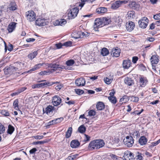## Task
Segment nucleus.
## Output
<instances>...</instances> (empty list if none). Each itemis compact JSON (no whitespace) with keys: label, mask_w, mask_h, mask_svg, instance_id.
Listing matches in <instances>:
<instances>
[{"label":"nucleus","mask_w":160,"mask_h":160,"mask_svg":"<svg viewBox=\"0 0 160 160\" xmlns=\"http://www.w3.org/2000/svg\"><path fill=\"white\" fill-rule=\"evenodd\" d=\"M47 66H48V68H50L51 69H49L47 71H42L40 72L39 74L40 75H47L48 73H50L56 71L57 69L60 68L61 69H68L72 70V68H68L66 67H65L64 66L60 65H59L56 64H46Z\"/></svg>","instance_id":"obj_1"},{"label":"nucleus","mask_w":160,"mask_h":160,"mask_svg":"<svg viewBox=\"0 0 160 160\" xmlns=\"http://www.w3.org/2000/svg\"><path fill=\"white\" fill-rule=\"evenodd\" d=\"M104 144V141L102 140H94L90 142L88 146V148L91 150L95 149H99L103 147Z\"/></svg>","instance_id":"obj_2"},{"label":"nucleus","mask_w":160,"mask_h":160,"mask_svg":"<svg viewBox=\"0 0 160 160\" xmlns=\"http://www.w3.org/2000/svg\"><path fill=\"white\" fill-rule=\"evenodd\" d=\"M79 9L78 8L75 7L70 10L68 14V18L69 19H72L75 18L78 13Z\"/></svg>","instance_id":"obj_3"},{"label":"nucleus","mask_w":160,"mask_h":160,"mask_svg":"<svg viewBox=\"0 0 160 160\" xmlns=\"http://www.w3.org/2000/svg\"><path fill=\"white\" fill-rule=\"evenodd\" d=\"M62 99L61 97L58 95H55L52 97V103L54 106H58L59 105L62 106L63 104L61 103Z\"/></svg>","instance_id":"obj_4"},{"label":"nucleus","mask_w":160,"mask_h":160,"mask_svg":"<svg viewBox=\"0 0 160 160\" xmlns=\"http://www.w3.org/2000/svg\"><path fill=\"white\" fill-rule=\"evenodd\" d=\"M124 144L127 147H130L134 143V139L132 136H127L123 140Z\"/></svg>","instance_id":"obj_5"},{"label":"nucleus","mask_w":160,"mask_h":160,"mask_svg":"<svg viewBox=\"0 0 160 160\" xmlns=\"http://www.w3.org/2000/svg\"><path fill=\"white\" fill-rule=\"evenodd\" d=\"M148 21V19L146 17H144L142 18L138 22L139 27L142 28H146L147 26Z\"/></svg>","instance_id":"obj_6"},{"label":"nucleus","mask_w":160,"mask_h":160,"mask_svg":"<svg viewBox=\"0 0 160 160\" xmlns=\"http://www.w3.org/2000/svg\"><path fill=\"white\" fill-rule=\"evenodd\" d=\"M35 23L37 26H43L47 25L48 23V21L47 19L41 17L38 18L36 20Z\"/></svg>","instance_id":"obj_7"},{"label":"nucleus","mask_w":160,"mask_h":160,"mask_svg":"<svg viewBox=\"0 0 160 160\" xmlns=\"http://www.w3.org/2000/svg\"><path fill=\"white\" fill-rule=\"evenodd\" d=\"M26 18L29 22H32L36 19V14L32 11H29L26 12Z\"/></svg>","instance_id":"obj_8"},{"label":"nucleus","mask_w":160,"mask_h":160,"mask_svg":"<svg viewBox=\"0 0 160 160\" xmlns=\"http://www.w3.org/2000/svg\"><path fill=\"white\" fill-rule=\"evenodd\" d=\"M106 24L107 23H104L103 22V21L101 19L97 18L95 20L93 27L94 28H99Z\"/></svg>","instance_id":"obj_9"},{"label":"nucleus","mask_w":160,"mask_h":160,"mask_svg":"<svg viewBox=\"0 0 160 160\" xmlns=\"http://www.w3.org/2000/svg\"><path fill=\"white\" fill-rule=\"evenodd\" d=\"M123 157L124 160H133L134 156V155L131 152L127 150L124 152Z\"/></svg>","instance_id":"obj_10"},{"label":"nucleus","mask_w":160,"mask_h":160,"mask_svg":"<svg viewBox=\"0 0 160 160\" xmlns=\"http://www.w3.org/2000/svg\"><path fill=\"white\" fill-rule=\"evenodd\" d=\"M86 83L85 79L81 78L77 79L75 81V84L78 87H82L85 86Z\"/></svg>","instance_id":"obj_11"},{"label":"nucleus","mask_w":160,"mask_h":160,"mask_svg":"<svg viewBox=\"0 0 160 160\" xmlns=\"http://www.w3.org/2000/svg\"><path fill=\"white\" fill-rule=\"evenodd\" d=\"M148 82V81L146 78L143 76L140 77L138 83L140 87H145Z\"/></svg>","instance_id":"obj_12"},{"label":"nucleus","mask_w":160,"mask_h":160,"mask_svg":"<svg viewBox=\"0 0 160 160\" xmlns=\"http://www.w3.org/2000/svg\"><path fill=\"white\" fill-rule=\"evenodd\" d=\"M150 60L152 66L153 67L154 65L157 64L159 61L158 56L157 55H153L151 57Z\"/></svg>","instance_id":"obj_13"},{"label":"nucleus","mask_w":160,"mask_h":160,"mask_svg":"<svg viewBox=\"0 0 160 160\" xmlns=\"http://www.w3.org/2000/svg\"><path fill=\"white\" fill-rule=\"evenodd\" d=\"M54 83H53L52 84H51L48 82L44 81V82L40 83H37L32 86V88H39L43 86H45L46 85L48 86H50L52 85Z\"/></svg>","instance_id":"obj_14"},{"label":"nucleus","mask_w":160,"mask_h":160,"mask_svg":"<svg viewBox=\"0 0 160 160\" xmlns=\"http://www.w3.org/2000/svg\"><path fill=\"white\" fill-rule=\"evenodd\" d=\"M111 55L113 57H118L120 55V50L118 48H113L111 51Z\"/></svg>","instance_id":"obj_15"},{"label":"nucleus","mask_w":160,"mask_h":160,"mask_svg":"<svg viewBox=\"0 0 160 160\" xmlns=\"http://www.w3.org/2000/svg\"><path fill=\"white\" fill-rule=\"evenodd\" d=\"M17 8V6L16 3L14 2H12L10 3L6 11L7 12H8L11 11H14L16 10Z\"/></svg>","instance_id":"obj_16"},{"label":"nucleus","mask_w":160,"mask_h":160,"mask_svg":"<svg viewBox=\"0 0 160 160\" xmlns=\"http://www.w3.org/2000/svg\"><path fill=\"white\" fill-rule=\"evenodd\" d=\"M126 28L129 32L132 31L134 29L135 25L133 22L132 21H129L126 24Z\"/></svg>","instance_id":"obj_17"},{"label":"nucleus","mask_w":160,"mask_h":160,"mask_svg":"<svg viewBox=\"0 0 160 160\" xmlns=\"http://www.w3.org/2000/svg\"><path fill=\"white\" fill-rule=\"evenodd\" d=\"M54 106L51 105H48L46 107L45 109H43V112L44 113H46L47 114H49L51 112H52L54 110Z\"/></svg>","instance_id":"obj_18"},{"label":"nucleus","mask_w":160,"mask_h":160,"mask_svg":"<svg viewBox=\"0 0 160 160\" xmlns=\"http://www.w3.org/2000/svg\"><path fill=\"white\" fill-rule=\"evenodd\" d=\"M45 63H39L35 65L33 68L32 69H30L28 71L26 72V73H31L32 71H35L36 70L40 68Z\"/></svg>","instance_id":"obj_19"},{"label":"nucleus","mask_w":160,"mask_h":160,"mask_svg":"<svg viewBox=\"0 0 160 160\" xmlns=\"http://www.w3.org/2000/svg\"><path fill=\"white\" fill-rule=\"evenodd\" d=\"M16 23L15 22H12L9 24L8 27L9 32H12L14 30L16 27Z\"/></svg>","instance_id":"obj_20"},{"label":"nucleus","mask_w":160,"mask_h":160,"mask_svg":"<svg viewBox=\"0 0 160 160\" xmlns=\"http://www.w3.org/2000/svg\"><path fill=\"white\" fill-rule=\"evenodd\" d=\"M81 33V31H75L72 34V37L76 39L82 38V37L80 35Z\"/></svg>","instance_id":"obj_21"},{"label":"nucleus","mask_w":160,"mask_h":160,"mask_svg":"<svg viewBox=\"0 0 160 160\" xmlns=\"http://www.w3.org/2000/svg\"><path fill=\"white\" fill-rule=\"evenodd\" d=\"M131 61L129 60H124L122 64L123 67L124 68L128 69L131 66Z\"/></svg>","instance_id":"obj_22"},{"label":"nucleus","mask_w":160,"mask_h":160,"mask_svg":"<svg viewBox=\"0 0 160 160\" xmlns=\"http://www.w3.org/2000/svg\"><path fill=\"white\" fill-rule=\"evenodd\" d=\"M80 145V143L78 140H73L70 143V146L73 148H77Z\"/></svg>","instance_id":"obj_23"},{"label":"nucleus","mask_w":160,"mask_h":160,"mask_svg":"<svg viewBox=\"0 0 160 160\" xmlns=\"http://www.w3.org/2000/svg\"><path fill=\"white\" fill-rule=\"evenodd\" d=\"M67 23V21L65 19H62L60 20H56L54 23L55 25L63 26L65 25Z\"/></svg>","instance_id":"obj_24"},{"label":"nucleus","mask_w":160,"mask_h":160,"mask_svg":"<svg viewBox=\"0 0 160 160\" xmlns=\"http://www.w3.org/2000/svg\"><path fill=\"white\" fill-rule=\"evenodd\" d=\"M124 82L128 86H131L133 83L134 82L130 78L126 77L124 78Z\"/></svg>","instance_id":"obj_25"},{"label":"nucleus","mask_w":160,"mask_h":160,"mask_svg":"<svg viewBox=\"0 0 160 160\" xmlns=\"http://www.w3.org/2000/svg\"><path fill=\"white\" fill-rule=\"evenodd\" d=\"M147 139L145 136H142L139 140V142L141 145H143L146 144L147 142Z\"/></svg>","instance_id":"obj_26"},{"label":"nucleus","mask_w":160,"mask_h":160,"mask_svg":"<svg viewBox=\"0 0 160 160\" xmlns=\"http://www.w3.org/2000/svg\"><path fill=\"white\" fill-rule=\"evenodd\" d=\"M113 78V76L110 75L109 77L104 78V80L106 83L108 84H109L112 82Z\"/></svg>","instance_id":"obj_27"},{"label":"nucleus","mask_w":160,"mask_h":160,"mask_svg":"<svg viewBox=\"0 0 160 160\" xmlns=\"http://www.w3.org/2000/svg\"><path fill=\"white\" fill-rule=\"evenodd\" d=\"M105 105L102 102H98L96 105V108L98 110H102L105 108Z\"/></svg>","instance_id":"obj_28"},{"label":"nucleus","mask_w":160,"mask_h":160,"mask_svg":"<svg viewBox=\"0 0 160 160\" xmlns=\"http://www.w3.org/2000/svg\"><path fill=\"white\" fill-rule=\"evenodd\" d=\"M121 2L120 1H117L112 3L111 8L114 9H116L118 8L121 6Z\"/></svg>","instance_id":"obj_29"},{"label":"nucleus","mask_w":160,"mask_h":160,"mask_svg":"<svg viewBox=\"0 0 160 160\" xmlns=\"http://www.w3.org/2000/svg\"><path fill=\"white\" fill-rule=\"evenodd\" d=\"M107 8L104 7H101L97 8L96 10L98 14H103L107 12Z\"/></svg>","instance_id":"obj_30"},{"label":"nucleus","mask_w":160,"mask_h":160,"mask_svg":"<svg viewBox=\"0 0 160 160\" xmlns=\"http://www.w3.org/2000/svg\"><path fill=\"white\" fill-rule=\"evenodd\" d=\"M37 51H35L33 52H32L29 54L28 56V57L29 59H30L31 60H32L37 56Z\"/></svg>","instance_id":"obj_31"},{"label":"nucleus","mask_w":160,"mask_h":160,"mask_svg":"<svg viewBox=\"0 0 160 160\" xmlns=\"http://www.w3.org/2000/svg\"><path fill=\"white\" fill-rule=\"evenodd\" d=\"M109 52L108 50L105 48L102 49L101 51V54L103 56H106L108 54Z\"/></svg>","instance_id":"obj_32"},{"label":"nucleus","mask_w":160,"mask_h":160,"mask_svg":"<svg viewBox=\"0 0 160 160\" xmlns=\"http://www.w3.org/2000/svg\"><path fill=\"white\" fill-rule=\"evenodd\" d=\"M72 128L71 127H69L67 131L66 132V137L67 138H68L70 137L71 135L72 131Z\"/></svg>","instance_id":"obj_33"},{"label":"nucleus","mask_w":160,"mask_h":160,"mask_svg":"<svg viewBox=\"0 0 160 160\" xmlns=\"http://www.w3.org/2000/svg\"><path fill=\"white\" fill-rule=\"evenodd\" d=\"M132 136L134 138H137L139 137L140 133L138 131H135L131 133Z\"/></svg>","instance_id":"obj_34"},{"label":"nucleus","mask_w":160,"mask_h":160,"mask_svg":"<svg viewBox=\"0 0 160 160\" xmlns=\"http://www.w3.org/2000/svg\"><path fill=\"white\" fill-rule=\"evenodd\" d=\"M78 130L80 133H83L86 130V128L84 125H82L78 128Z\"/></svg>","instance_id":"obj_35"},{"label":"nucleus","mask_w":160,"mask_h":160,"mask_svg":"<svg viewBox=\"0 0 160 160\" xmlns=\"http://www.w3.org/2000/svg\"><path fill=\"white\" fill-rule=\"evenodd\" d=\"M14 128L13 127L9 125L8 126V129L7 131V133L10 134H11L13 132Z\"/></svg>","instance_id":"obj_36"},{"label":"nucleus","mask_w":160,"mask_h":160,"mask_svg":"<svg viewBox=\"0 0 160 160\" xmlns=\"http://www.w3.org/2000/svg\"><path fill=\"white\" fill-rule=\"evenodd\" d=\"M108 99L112 103L115 104L117 102L116 98L115 97L109 96L108 97Z\"/></svg>","instance_id":"obj_37"},{"label":"nucleus","mask_w":160,"mask_h":160,"mask_svg":"<svg viewBox=\"0 0 160 160\" xmlns=\"http://www.w3.org/2000/svg\"><path fill=\"white\" fill-rule=\"evenodd\" d=\"M75 63V61L73 59H70L66 62V64L68 66H72Z\"/></svg>","instance_id":"obj_38"},{"label":"nucleus","mask_w":160,"mask_h":160,"mask_svg":"<svg viewBox=\"0 0 160 160\" xmlns=\"http://www.w3.org/2000/svg\"><path fill=\"white\" fill-rule=\"evenodd\" d=\"M89 116L92 117L96 115V112L94 110H91L89 111L88 112Z\"/></svg>","instance_id":"obj_39"},{"label":"nucleus","mask_w":160,"mask_h":160,"mask_svg":"<svg viewBox=\"0 0 160 160\" xmlns=\"http://www.w3.org/2000/svg\"><path fill=\"white\" fill-rule=\"evenodd\" d=\"M5 131V128L4 126L0 123V134L3 133Z\"/></svg>","instance_id":"obj_40"},{"label":"nucleus","mask_w":160,"mask_h":160,"mask_svg":"<svg viewBox=\"0 0 160 160\" xmlns=\"http://www.w3.org/2000/svg\"><path fill=\"white\" fill-rule=\"evenodd\" d=\"M18 100L17 99L14 101L13 103V106L14 107V108L17 109H18Z\"/></svg>","instance_id":"obj_41"},{"label":"nucleus","mask_w":160,"mask_h":160,"mask_svg":"<svg viewBox=\"0 0 160 160\" xmlns=\"http://www.w3.org/2000/svg\"><path fill=\"white\" fill-rule=\"evenodd\" d=\"M11 69H14V68L13 67H12L11 68H5V69H4V71L5 74H8L9 73V72H10V71Z\"/></svg>","instance_id":"obj_42"},{"label":"nucleus","mask_w":160,"mask_h":160,"mask_svg":"<svg viewBox=\"0 0 160 160\" xmlns=\"http://www.w3.org/2000/svg\"><path fill=\"white\" fill-rule=\"evenodd\" d=\"M131 101L134 102H137L138 101L139 98L137 97L132 96L131 97Z\"/></svg>","instance_id":"obj_43"},{"label":"nucleus","mask_w":160,"mask_h":160,"mask_svg":"<svg viewBox=\"0 0 160 160\" xmlns=\"http://www.w3.org/2000/svg\"><path fill=\"white\" fill-rule=\"evenodd\" d=\"M72 45V42L71 41H69L63 43V45L67 47L71 46Z\"/></svg>","instance_id":"obj_44"},{"label":"nucleus","mask_w":160,"mask_h":160,"mask_svg":"<svg viewBox=\"0 0 160 160\" xmlns=\"http://www.w3.org/2000/svg\"><path fill=\"white\" fill-rule=\"evenodd\" d=\"M1 113L2 115L5 116H9V113L8 112L5 110H2Z\"/></svg>","instance_id":"obj_45"},{"label":"nucleus","mask_w":160,"mask_h":160,"mask_svg":"<svg viewBox=\"0 0 160 160\" xmlns=\"http://www.w3.org/2000/svg\"><path fill=\"white\" fill-rule=\"evenodd\" d=\"M46 142L44 141L35 142H33V144L34 145H37L38 144H44Z\"/></svg>","instance_id":"obj_46"},{"label":"nucleus","mask_w":160,"mask_h":160,"mask_svg":"<svg viewBox=\"0 0 160 160\" xmlns=\"http://www.w3.org/2000/svg\"><path fill=\"white\" fill-rule=\"evenodd\" d=\"M143 158L139 155L136 156L134 158V160H142Z\"/></svg>","instance_id":"obj_47"},{"label":"nucleus","mask_w":160,"mask_h":160,"mask_svg":"<svg viewBox=\"0 0 160 160\" xmlns=\"http://www.w3.org/2000/svg\"><path fill=\"white\" fill-rule=\"evenodd\" d=\"M159 143H160V139L157 141L151 143V146L154 147L158 144Z\"/></svg>","instance_id":"obj_48"},{"label":"nucleus","mask_w":160,"mask_h":160,"mask_svg":"<svg viewBox=\"0 0 160 160\" xmlns=\"http://www.w3.org/2000/svg\"><path fill=\"white\" fill-rule=\"evenodd\" d=\"M84 141L85 142H87L89 141L90 140V137L88 136L86 134H84Z\"/></svg>","instance_id":"obj_49"},{"label":"nucleus","mask_w":160,"mask_h":160,"mask_svg":"<svg viewBox=\"0 0 160 160\" xmlns=\"http://www.w3.org/2000/svg\"><path fill=\"white\" fill-rule=\"evenodd\" d=\"M27 89V88L26 87H22L21 88L18 89L17 91L19 93H20L23 92L25 90H26Z\"/></svg>","instance_id":"obj_50"},{"label":"nucleus","mask_w":160,"mask_h":160,"mask_svg":"<svg viewBox=\"0 0 160 160\" xmlns=\"http://www.w3.org/2000/svg\"><path fill=\"white\" fill-rule=\"evenodd\" d=\"M75 91L76 93L78 95L82 94L83 92V90H81L80 89H76Z\"/></svg>","instance_id":"obj_51"},{"label":"nucleus","mask_w":160,"mask_h":160,"mask_svg":"<svg viewBox=\"0 0 160 160\" xmlns=\"http://www.w3.org/2000/svg\"><path fill=\"white\" fill-rule=\"evenodd\" d=\"M153 18L156 20L160 19V13L154 15L153 16Z\"/></svg>","instance_id":"obj_52"},{"label":"nucleus","mask_w":160,"mask_h":160,"mask_svg":"<svg viewBox=\"0 0 160 160\" xmlns=\"http://www.w3.org/2000/svg\"><path fill=\"white\" fill-rule=\"evenodd\" d=\"M33 137L36 139H42L43 138V136H40V135H37L35 136H33Z\"/></svg>","instance_id":"obj_53"},{"label":"nucleus","mask_w":160,"mask_h":160,"mask_svg":"<svg viewBox=\"0 0 160 160\" xmlns=\"http://www.w3.org/2000/svg\"><path fill=\"white\" fill-rule=\"evenodd\" d=\"M102 19V20L103 21V22L104 23H107V24H108L109 23L108 22V19L106 18H103Z\"/></svg>","instance_id":"obj_54"},{"label":"nucleus","mask_w":160,"mask_h":160,"mask_svg":"<svg viewBox=\"0 0 160 160\" xmlns=\"http://www.w3.org/2000/svg\"><path fill=\"white\" fill-rule=\"evenodd\" d=\"M138 60V58L137 57H133L132 58V62L134 63H136Z\"/></svg>","instance_id":"obj_55"},{"label":"nucleus","mask_w":160,"mask_h":160,"mask_svg":"<svg viewBox=\"0 0 160 160\" xmlns=\"http://www.w3.org/2000/svg\"><path fill=\"white\" fill-rule=\"evenodd\" d=\"M63 118H58L55 119L56 123H58L61 122L62 120H63Z\"/></svg>","instance_id":"obj_56"},{"label":"nucleus","mask_w":160,"mask_h":160,"mask_svg":"<svg viewBox=\"0 0 160 160\" xmlns=\"http://www.w3.org/2000/svg\"><path fill=\"white\" fill-rule=\"evenodd\" d=\"M82 2V3L79 5V6L81 7H82L84 4H85V2L87 1L88 0H81Z\"/></svg>","instance_id":"obj_57"},{"label":"nucleus","mask_w":160,"mask_h":160,"mask_svg":"<svg viewBox=\"0 0 160 160\" xmlns=\"http://www.w3.org/2000/svg\"><path fill=\"white\" fill-rule=\"evenodd\" d=\"M88 33L87 32H82V33L80 35L82 37V38H83L84 36L86 37L87 36H88Z\"/></svg>","instance_id":"obj_58"},{"label":"nucleus","mask_w":160,"mask_h":160,"mask_svg":"<svg viewBox=\"0 0 160 160\" xmlns=\"http://www.w3.org/2000/svg\"><path fill=\"white\" fill-rule=\"evenodd\" d=\"M37 149L35 148H33L30 150L29 152L30 154H33L36 151Z\"/></svg>","instance_id":"obj_59"},{"label":"nucleus","mask_w":160,"mask_h":160,"mask_svg":"<svg viewBox=\"0 0 160 160\" xmlns=\"http://www.w3.org/2000/svg\"><path fill=\"white\" fill-rule=\"evenodd\" d=\"M125 98H122L120 99L119 101V102L121 104H122L123 103H125L126 101H124Z\"/></svg>","instance_id":"obj_60"},{"label":"nucleus","mask_w":160,"mask_h":160,"mask_svg":"<svg viewBox=\"0 0 160 160\" xmlns=\"http://www.w3.org/2000/svg\"><path fill=\"white\" fill-rule=\"evenodd\" d=\"M62 87V86L61 85H57L55 87V88L56 90H60Z\"/></svg>","instance_id":"obj_61"},{"label":"nucleus","mask_w":160,"mask_h":160,"mask_svg":"<svg viewBox=\"0 0 160 160\" xmlns=\"http://www.w3.org/2000/svg\"><path fill=\"white\" fill-rule=\"evenodd\" d=\"M75 158V157L74 155H72L68 157L67 159L68 160H73Z\"/></svg>","instance_id":"obj_62"},{"label":"nucleus","mask_w":160,"mask_h":160,"mask_svg":"<svg viewBox=\"0 0 160 160\" xmlns=\"http://www.w3.org/2000/svg\"><path fill=\"white\" fill-rule=\"evenodd\" d=\"M63 45H62L61 43H59L56 44V46L58 49H59L62 48Z\"/></svg>","instance_id":"obj_63"},{"label":"nucleus","mask_w":160,"mask_h":160,"mask_svg":"<svg viewBox=\"0 0 160 160\" xmlns=\"http://www.w3.org/2000/svg\"><path fill=\"white\" fill-rule=\"evenodd\" d=\"M35 40V39L33 38H28L26 40V41L28 42H33Z\"/></svg>","instance_id":"obj_64"}]
</instances>
